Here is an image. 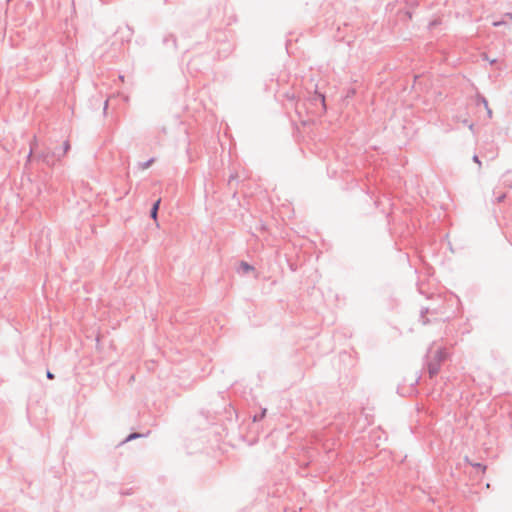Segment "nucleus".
I'll return each instance as SVG.
<instances>
[{
	"instance_id": "obj_4",
	"label": "nucleus",
	"mask_w": 512,
	"mask_h": 512,
	"mask_svg": "<svg viewBox=\"0 0 512 512\" xmlns=\"http://www.w3.org/2000/svg\"><path fill=\"white\" fill-rule=\"evenodd\" d=\"M242 268L245 270V271H249L251 270L252 268L247 264V263H242Z\"/></svg>"
},
{
	"instance_id": "obj_3",
	"label": "nucleus",
	"mask_w": 512,
	"mask_h": 512,
	"mask_svg": "<svg viewBox=\"0 0 512 512\" xmlns=\"http://www.w3.org/2000/svg\"><path fill=\"white\" fill-rule=\"evenodd\" d=\"M505 197H506V194H505V193L501 194V195L497 198V202H499V203H500V202L504 201Z\"/></svg>"
},
{
	"instance_id": "obj_5",
	"label": "nucleus",
	"mask_w": 512,
	"mask_h": 512,
	"mask_svg": "<svg viewBox=\"0 0 512 512\" xmlns=\"http://www.w3.org/2000/svg\"><path fill=\"white\" fill-rule=\"evenodd\" d=\"M473 160H474V162H475V163H477V164L479 165V167L481 166V162H480V160H479L478 156H476V155H475V156L473 157Z\"/></svg>"
},
{
	"instance_id": "obj_10",
	"label": "nucleus",
	"mask_w": 512,
	"mask_h": 512,
	"mask_svg": "<svg viewBox=\"0 0 512 512\" xmlns=\"http://www.w3.org/2000/svg\"><path fill=\"white\" fill-rule=\"evenodd\" d=\"M508 16L510 17V19L512 20V15L511 14H508Z\"/></svg>"
},
{
	"instance_id": "obj_6",
	"label": "nucleus",
	"mask_w": 512,
	"mask_h": 512,
	"mask_svg": "<svg viewBox=\"0 0 512 512\" xmlns=\"http://www.w3.org/2000/svg\"><path fill=\"white\" fill-rule=\"evenodd\" d=\"M484 104H485V107H486V109H487V111H488L489 116L491 117V115H492V111L488 108L487 101H484Z\"/></svg>"
},
{
	"instance_id": "obj_1",
	"label": "nucleus",
	"mask_w": 512,
	"mask_h": 512,
	"mask_svg": "<svg viewBox=\"0 0 512 512\" xmlns=\"http://www.w3.org/2000/svg\"><path fill=\"white\" fill-rule=\"evenodd\" d=\"M159 205H160V199H158L153 207H152V210H151V217L154 219V220H157V213H158V209H159Z\"/></svg>"
},
{
	"instance_id": "obj_7",
	"label": "nucleus",
	"mask_w": 512,
	"mask_h": 512,
	"mask_svg": "<svg viewBox=\"0 0 512 512\" xmlns=\"http://www.w3.org/2000/svg\"><path fill=\"white\" fill-rule=\"evenodd\" d=\"M46 375L48 379H54V374L52 372L48 371Z\"/></svg>"
},
{
	"instance_id": "obj_9",
	"label": "nucleus",
	"mask_w": 512,
	"mask_h": 512,
	"mask_svg": "<svg viewBox=\"0 0 512 512\" xmlns=\"http://www.w3.org/2000/svg\"><path fill=\"white\" fill-rule=\"evenodd\" d=\"M136 436H137L136 434L130 435L128 439H132V438H134Z\"/></svg>"
},
{
	"instance_id": "obj_8",
	"label": "nucleus",
	"mask_w": 512,
	"mask_h": 512,
	"mask_svg": "<svg viewBox=\"0 0 512 512\" xmlns=\"http://www.w3.org/2000/svg\"><path fill=\"white\" fill-rule=\"evenodd\" d=\"M437 373V369L436 368H430V374L431 375H434Z\"/></svg>"
},
{
	"instance_id": "obj_2",
	"label": "nucleus",
	"mask_w": 512,
	"mask_h": 512,
	"mask_svg": "<svg viewBox=\"0 0 512 512\" xmlns=\"http://www.w3.org/2000/svg\"><path fill=\"white\" fill-rule=\"evenodd\" d=\"M319 97H320V99H321V102H322L323 108H324V109H326V105H325V97H324V95L319 94Z\"/></svg>"
}]
</instances>
